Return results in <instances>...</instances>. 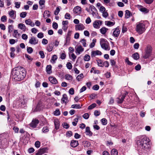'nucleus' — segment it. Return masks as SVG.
Returning a JSON list of instances; mask_svg holds the SVG:
<instances>
[{
  "instance_id": "f257e3e1",
  "label": "nucleus",
  "mask_w": 155,
  "mask_h": 155,
  "mask_svg": "<svg viewBox=\"0 0 155 155\" xmlns=\"http://www.w3.org/2000/svg\"><path fill=\"white\" fill-rule=\"evenodd\" d=\"M150 139L145 135L138 136L136 142L137 147L141 153H147L150 151Z\"/></svg>"
},
{
  "instance_id": "f03ea898",
  "label": "nucleus",
  "mask_w": 155,
  "mask_h": 155,
  "mask_svg": "<svg viewBox=\"0 0 155 155\" xmlns=\"http://www.w3.org/2000/svg\"><path fill=\"white\" fill-rule=\"evenodd\" d=\"M12 73L14 78L15 80L18 81L22 80L26 75L25 69L21 67L14 68L12 71Z\"/></svg>"
},
{
  "instance_id": "7ed1b4c3",
  "label": "nucleus",
  "mask_w": 155,
  "mask_h": 155,
  "mask_svg": "<svg viewBox=\"0 0 155 155\" xmlns=\"http://www.w3.org/2000/svg\"><path fill=\"white\" fill-rule=\"evenodd\" d=\"M147 28L145 23L142 21L137 23L135 30L139 34L141 35L145 31Z\"/></svg>"
},
{
  "instance_id": "20e7f679",
  "label": "nucleus",
  "mask_w": 155,
  "mask_h": 155,
  "mask_svg": "<svg viewBox=\"0 0 155 155\" xmlns=\"http://www.w3.org/2000/svg\"><path fill=\"white\" fill-rule=\"evenodd\" d=\"M100 44L102 48L104 50L109 51L110 49L109 43L105 39H101L100 40Z\"/></svg>"
},
{
  "instance_id": "39448f33",
  "label": "nucleus",
  "mask_w": 155,
  "mask_h": 155,
  "mask_svg": "<svg viewBox=\"0 0 155 155\" xmlns=\"http://www.w3.org/2000/svg\"><path fill=\"white\" fill-rule=\"evenodd\" d=\"M48 149L47 147H44L41 148L37 151L36 153V155H42V154L47 153V151Z\"/></svg>"
},
{
  "instance_id": "423d86ee",
  "label": "nucleus",
  "mask_w": 155,
  "mask_h": 155,
  "mask_svg": "<svg viewBox=\"0 0 155 155\" xmlns=\"http://www.w3.org/2000/svg\"><path fill=\"white\" fill-rule=\"evenodd\" d=\"M75 52L77 55H79L84 51V48L81 45H78L75 48Z\"/></svg>"
},
{
  "instance_id": "0eeeda50",
  "label": "nucleus",
  "mask_w": 155,
  "mask_h": 155,
  "mask_svg": "<svg viewBox=\"0 0 155 155\" xmlns=\"http://www.w3.org/2000/svg\"><path fill=\"white\" fill-rule=\"evenodd\" d=\"M102 21L99 20L95 21L93 23V26L95 28L98 29L100 28V26L102 24Z\"/></svg>"
},
{
  "instance_id": "6e6552de",
  "label": "nucleus",
  "mask_w": 155,
  "mask_h": 155,
  "mask_svg": "<svg viewBox=\"0 0 155 155\" xmlns=\"http://www.w3.org/2000/svg\"><path fill=\"white\" fill-rule=\"evenodd\" d=\"M61 103L62 104H65L69 101L68 97L66 94L63 95L61 99Z\"/></svg>"
},
{
  "instance_id": "1a4fd4ad",
  "label": "nucleus",
  "mask_w": 155,
  "mask_h": 155,
  "mask_svg": "<svg viewBox=\"0 0 155 155\" xmlns=\"http://www.w3.org/2000/svg\"><path fill=\"white\" fill-rule=\"evenodd\" d=\"M39 120L36 119H33L30 124V127L32 128H35L39 123Z\"/></svg>"
},
{
  "instance_id": "9d476101",
  "label": "nucleus",
  "mask_w": 155,
  "mask_h": 155,
  "mask_svg": "<svg viewBox=\"0 0 155 155\" xmlns=\"http://www.w3.org/2000/svg\"><path fill=\"white\" fill-rule=\"evenodd\" d=\"M84 25L81 23H80L75 26V29L76 31H82L85 29Z\"/></svg>"
},
{
  "instance_id": "9b49d317",
  "label": "nucleus",
  "mask_w": 155,
  "mask_h": 155,
  "mask_svg": "<svg viewBox=\"0 0 155 155\" xmlns=\"http://www.w3.org/2000/svg\"><path fill=\"white\" fill-rule=\"evenodd\" d=\"M120 33V30L117 27L113 29L112 35L115 37H118Z\"/></svg>"
},
{
  "instance_id": "f8f14e48",
  "label": "nucleus",
  "mask_w": 155,
  "mask_h": 155,
  "mask_svg": "<svg viewBox=\"0 0 155 155\" xmlns=\"http://www.w3.org/2000/svg\"><path fill=\"white\" fill-rule=\"evenodd\" d=\"M38 43V40L34 37H32L29 39V43L31 45H35Z\"/></svg>"
},
{
  "instance_id": "ddd939ff",
  "label": "nucleus",
  "mask_w": 155,
  "mask_h": 155,
  "mask_svg": "<svg viewBox=\"0 0 155 155\" xmlns=\"http://www.w3.org/2000/svg\"><path fill=\"white\" fill-rule=\"evenodd\" d=\"M102 53L99 50H96L92 51L91 52V57L92 58L94 57L96 55H101Z\"/></svg>"
},
{
  "instance_id": "4468645a",
  "label": "nucleus",
  "mask_w": 155,
  "mask_h": 155,
  "mask_svg": "<svg viewBox=\"0 0 155 155\" xmlns=\"http://www.w3.org/2000/svg\"><path fill=\"white\" fill-rule=\"evenodd\" d=\"M50 82L53 84H56L58 82L56 78L52 76H50L48 78Z\"/></svg>"
},
{
  "instance_id": "2eb2a0df",
  "label": "nucleus",
  "mask_w": 155,
  "mask_h": 155,
  "mask_svg": "<svg viewBox=\"0 0 155 155\" xmlns=\"http://www.w3.org/2000/svg\"><path fill=\"white\" fill-rule=\"evenodd\" d=\"M73 11L75 14H80L81 12V8L79 6H76L74 9Z\"/></svg>"
},
{
  "instance_id": "dca6fc26",
  "label": "nucleus",
  "mask_w": 155,
  "mask_h": 155,
  "mask_svg": "<svg viewBox=\"0 0 155 155\" xmlns=\"http://www.w3.org/2000/svg\"><path fill=\"white\" fill-rule=\"evenodd\" d=\"M125 97V95H122L121 96H120L119 97L117 98V103L118 104H121L122 103Z\"/></svg>"
},
{
  "instance_id": "f3484780",
  "label": "nucleus",
  "mask_w": 155,
  "mask_h": 155,
  "mask_svg": "<svg viewBox=\"0 0 155 155\" xmlns=\"http://www.w3.org/2000/svg\"><path fill=\"white\" fill-rule=\"evenodd\" d=\"M25 22L26 24L29 25L31 27H34L35 26V23L32 22L31 20L28 19L25 21Z\"/></svg>"
},
{
  "instance_id": "a211bd4d",
  "label": "nucleus",
  "mask_w": 155,
  "mask_h": 155,
  "mask_svg": "<svg viewBox=\"0 0 155 155\" xmlns=\"http://www.w3.org/2000/svg\"><path fill=\"white\" fill-rule=\"evenodd\" d=\"M15 11L12 10L11 11L8 12V14L10 17L13 19H15L16 18V15H15Z\"/></svg>"
},
{
  "instance_id": "6ab92c4d",
  "label": "nucleus",
  "mask_w": 155,
  "mask_h": 155,
  "mask_svg": "<svg viewBox=\"0 0 155 155\" xmlns=\"http://www.w3.org/2000/svg\"><path fill=\"white\" fill-rule=\"evenodd\" d=\"M78 145V142L77 140H72L71 142V146L73 147H77Z\"/></svg>"
},
{
  "instance_id": "aec40b11",
  "label": "nucleus",
  "mask_w": 155,
  "mask_h": 155,
  "mask_svg": "<svg viewBox=\"0 0 155 155\" xmlns=\"http://www.w3.org/2000/svg\"><path fill=\"white\" fill-rule=\"evenodd\" d=\"M53 47V45L52 44V42H51L48 45L46 49L48 51L51 52L52 51Z\"/></svg>"
},
{
  "instance_id": "412c9836",
  "label": "nucleus",
  "mask_w": 155,
  "mask_h": 155,
  "mask_svg": "<svg viewBox=\"0 0 155 155\" xmlns=\"http://www.w3.org/2000/svg\"><path fill=\"white\" fill-rule=\"evenodd\" d=\"M18 28L24 31H25L26 28L25 25L22 23L18 24Z\"/></svg>"
},
{
  "instance_id": "4be33fe9",
  "label": "nucleus",
  "mask_w": 155,
  "mask_h": 155,
  "mask_svg": "<svg viewBox=\"0 0 155 155\" xmlns=\"http://www.w3.org/2000/svg\"><path fill=\"white\" fill-rule=\"evenodd\" d=\"M50 12L49 11H45L43 14V17L46 19L50 17Z\"/></svg>"
},
{
  "instance_id": "5701e85b",
  "label": "nucleus",
  "mask_w": 155,
  "mask_h": 155,
  "mask_svg": "<svg viewBox=\"0 0 155 155\" xmlns=\"http://www.w3.org/2000/svg\"><path fill=\"white\" fill-rule=\"evenodd\" d=\"M85 131L86 133V134L90 136H91L93 134L92 133L90 130V127H86Z\"/></svg>"
},
{
  "instance_id": "b1692460",
  "label": "nucleus",
  "mask_w": 155,
  "mask_h": 155,
  "mask_svg": "<svg viewBox=\"0 0 155 155\" xmlns=\"http://www.w3.org/2000/svg\"><path fill=\"white\" fill-rule=\"evenodd\" d=\"M54 124L55 125V128L56 130L59 129L60 126V123L59 121L57 120H55L54 121Z\"/></svg>"
},
{
  "instance_id": "393cba45",
  "label": "nucleus",
  "mask_w": 155,
  "mask_h": 155,
  "mask_svg": "<svg viewBox=\"0 0 155 155\" xmlns=\"http://www.w3.org/2000/svg\"><path fill=\"white\" fill-rule=\"evenodd\" d=\"M13 35L14 37L17 38H18L20 35V34L18 33L17 30H15L14 31V33Z\"/></svg>"
},
{
  "instance_id": "a878e982",
  "label": "nucleus",
  "mask_w": 155,
  "mask_h": 155,
  "mask_svg": "<svg viewBox=\"0 0 155 155\" xmlns=\"http://www.w3.org/2000/svg\"><path fill=\"white\" fill-rule=\"evenodd\" d=\"M46 71L48 74H50L51 72V65H48L46 68Z\"/></svg>"
},
{
  "instance_id": "bb28decb",
  "label": "nucleus",
  "mask_w": 155,
  "mask_h": 155,
  "mask_svg": "<svg viewBox=\"0 0 155 155\" xmlns=\"http://www.w3.org/2000/svg\"><path fill=\"white\" fill-rule=\"evenodd\" d=\"M152 50V47L151 46L148 45L147 46L145 51L151 54Z\"/></svg>"
},
{
  "instance_id": "cd10ccee",
  "label": "nucleus",
  "mask_w": 155,
  "mask_h": 155,
  "mask_svg": "<svg viewBox=\"0 0 155 155\" xmlns=\"http://www.w3.org/2000/svg\"><path fill=\"white\" fill-rule=\"evenodd\" d=\"M108 29L104 27H103L100 29L101 33L102 34H104L106 32Z\"/></svg>"
},
{
  "instance_id": "c85d7f7f",
  "label": "nucleus",
  "mask_w": 155,
  "mask_h": 155,
  "mask_svg": "<svg viewBox=\"0 0 155 155\" xmlns=\"http://www.w3.org/2000/svg\"><path fill=\"white\" fill-rule=\"evenodd\" d=\"M58 58L57 56L56 55H54L53 56L51 60V63L54 64L55 62V61Z\"/></svg>"
},
{
  "instance_id": "c756f323",
  "label": "nucleus",
  "mask_w": 155,
  "mask_h": 155,
  "mask_svg": "<svg viewBox=\"0 0 155 155\" xmlns=\"http://www.w3.org/2000/svg\"><path fill=\"white\" fill-rule=\"evenodd\" d=\"M131 15V13L128 10H126L125 11V18H129L130 16Z\"/></svg>"
},
{
  "instance_id": "7c9ffc66",
  "label": "nucleus",
  "mask_w": 155,
  "mask_h": 155,
  "mask_svg": "<svg viewBox=\"0 0 155 155\" xmlns=\"http://www.w3.org/2000/svg\"><path fill=\"white\" fill-rule=\"evenodd\" d=\"M83 143V144L85 147H88L90 146V142L87 141H84Z\"/></svg>"
},
{
  "instance_id": "2f4dec72",
  "label": "nucleus",
  "mask_w": 155,
  "mask_h": 155,
  "mask_svg": "<svg viewBox=\"0 0 155 155\" xmlns=\"http://www.w3.org/2000/svg\"><path fill=\"white\" fill-rule=\"evenodd\" d=\"M92 15L94 18L97 19H99L101 18V17L98 15L97 13H96V12H92Z\"/></svg>"
},
{
  "instance_id": "473e14b6",
  "label": "nucleus",
  "mask_w": 155,
  "mask_h": 155,
  "mask_svg": "<svg viewBox=\"0 0 155 155\" xmlns=\"http://www.w3.org/2000/svg\"><path fill=\"white\" fill-rule=\"evenodd\" d=\"M96 42V39H94L92 40V42L91 43L90 45V48H92L94 47L95 45V43Z\"/></svg>"
},
{
  "instance_id": "72a5a7b5",
  "label": "nucleus",
  "mask_w": 155,
  "mask_h": 155,
  "mask_svg": "<svg viewBox=\"0 0 155 155\" xmlns=\"http://www.w3.org/2000/svg\"><path fill=\"white\" fill-rule=\"evenodd\" d=\"M133 58L135 60H137L139 58V55L137 53H135L132 55Z\"/></svg>"
},
{
  "instance_id": "f704fd0d",
  "label": "nucleus",
  "mask_w": 155,
  "mask_h": 155,
  "mask_svg": "<svg viewBox=\"0 0 155 155\" xmlns=\"http://www.w3.org/2000/svg\"><path fill=\"white\" fill-rule=\"evenodd\" d=\"M111 155H118L117 150L114 149H112L111 152Z\"/></svg>"
},
{
  "instance_id": "c9c22d12",
  "label": "nucleus",
  "mask_w": 155,
  "mask_h": 155,
  "mask_svg": "<svg viewBox=\"0 0 155 155\" xmlns=\"http://www.w3.org/2000/svg\"><path fill=\"white\" fill-rule=\"evenodd\" d=\"M84 77V75L83 74H81L79 75H78L77 78L76 79L78 81H80Z\"/></svg>"
},
{
  "instance_id": "e433bc0d",
  "label": "nucleus",
  "mask_w": 155,
  "mask_h": 155,
  "mask_svg": "<svg viewBox=\"0 0 155 155\" xmlns=\"http://www.w3.org/2000/svg\"><path fill=\"white\" fill-rule=\"evenodd\" d=\"M97 63L98 66L103 67V62L101 60H97Z\"/></svg>"
},
{
  "instance_id": "4c0bfd02",
  "label": "nucleus",
  "mask_w": 155,
  "mask_h": 155,
  "mask_svg": "<svg viewBox=\"0 0 155 155\" xmlns=\"http://www.w3.org/2000/svg\"><path fill=\"white\" fill-rule=\"evenodd\" d=\"M84 60L86 61H89L90 59V56L89 55L86 54L84 57Z\"/></svg>"
},
{
  "instance_id": "58836bf2",
  "label": "nucleus",
  "mask_w": 155,
  "mask_h": 155,
  "mask_svg": "<svg viewBox=\"0 0 155 155\" xmlns=\"http://www.w3.org/2000/svg\"><path fill=\"white\" fill-rule=\"evenodd\" d=\"M151 55V54L146 52L145 51V54L143 56V58L145 59H147Z\"/></svg>"
},
{
  "instance_id": "ea45409f",
  "label": "nucleus",
  "mask_w": 155,
  "mask_h": 155,
  "mask_svg": "<svg viewBox=\"0 0 155 155\" xmlns=\"http://www.w3.org/2000/svg\"><path fill=\"white\" fill-rule=\"evenodd\" d=\"M65 78L68 80H71L72 79V76L70 74H66L65 76Z\"/></svg>"
},
{
  "instance_id": "a19ab883",
  "label": "nucleus",
  "mask_w": 155,
  "mask_h": 155,
  "mask_svg": "<svg viewBox=\"0 0 155 155\" xmlns=\"http://www.w3.org/2000/svg\"><path fill=\"white\" fill-rule=\"evenodd\" d=\"M97 104L95 103H93L90 105L88 107V109L89 110L92 109L96 107Z\"/></svg>"
},
{
  "instance_id": "79ce46f5",
  "label": "nucleus",
  "mask_w": 155,
  "mask_h": 155,
  "mask_svg": "<svg viewBox=\"0 0 155 155\" xmlns=\"http://www.w3.org/2000/svg\"><path fill=\"white\" fill-rule=\"evenodd\" d=\"M140 10L143 12L147 13L148 12V10L145 8L142 7L140 8Z\"/></svg>"
},
{
  "instance_id": "37998d69",
  "label": "nucleus",
  "mask_w": 155,
  "mask_h": 155,
  "mask_svg": "<svg viewBox=\"0 0 155 155\" xmlns=\"http://www.w3.org/2000/svg\"><path fill=\"white\" fill-rule=\"evenodd\" d=\"M89 8L91 9V11H92V12H95L97 11L96 8L93 5H90L89 7Z\"/></svg>"
},
{
  "instance_id": "c03bdc74",
  "label": "nucleus",
  "mask_w": 155,
  "mask_h": 155,
  "mask_svg": "<svg viewBox=\"0 0 155 155\" xmlns=\"http://www.w3.org/2000/svg\"><path fill=\"white\" fill-rule=\"evenodd\" d=\"M48 131L49 129L48 127H44L42 129V131L44 133L47 132Z\"/></svg>"
},
{
  "instance_id": "a18cd8bd",
  "label": "nucleus",
  "mask_w": 155,
  "mask_h": 155,
  "mask_svg": "<svg viewBox=\"0 0 155 155\" xmlns=\"http://www.w3.org/2000/svg\"><path fill=\"white\" fill-rule=\"evenodd\" d=\"M80 42L82 44L83 46L84 47H86V40L84 39H81Z\"/></svg>"
},
{
  "instance_id": "49530a36",
  "label": "nucleus",
  "mask_w": 155,
  "mask_h": 155,
  "mask_svg": "<svg viewBox=\"0 0 155 155\" xmlns=\"http://www.w3.org/2000/svg\"><path fill=\"white\" fill-rule=\"evenodd\" d=\"M71 107L73 108L79 109L81 108L80 104H73L71 106Z\"/></svg>"
},
{
  "instance_id": "de8ad7c7",
  "label": "nucleus",
  "mask_w": 155,
  "mask_h": 155,
  "mask_svg": "<svg viewBox=\"0 0 155 155\" xmlns=\"http://www.w3.org/2000/svg\"><path fill=\"white\" fill-rule=\"evenodd\" d=\"M27 12H23L21 13L20 14V16L22 18H25L27 15Z\"/></svg>"
},
{
  "instance_id": "09e8293b",
  "label": "nucleus",
  "mask_w": 155,
  "mask_h": 155,
  "mask_svg": "<svg viewBox=\"0 0 155 155\" xmlns=\"http://www.w3.org/2000/svg\"><path fill=\"white\" fill-rule=\"evenodd\" d=\"M27 50L29 54H31L33 51L32 48L30 47H27Z\"/></svg>"
},
{
  "instance_id": "8fccbe9b",
  "label": "nucleus",
  "mask_w": 155,
  "mask_h": 155,
  "mask_svg": "<svg viewBox=\"0 0 155 155\" xmlns=\"http://www.w3.org/2000/svg\"><path fill=\"white\" fill-rule=\"evenodd\" d=\"M67 68L69 69H71L72 68V65L71 63L70 62H68L66 64Z\"/></svg>"
},
{
  "instance_id": "3c124183",
  "label": "nucleus",
  "mask_w": 155,
  "mask_h": 155,
  "mask_svg": "<svg viewBox=\"0 0 155 155\" xmlns=\"http://www.w3.org/2000/svg\"><path fill=\"white\" fill-rule=\"evenodd\" d=\"M13 27L12 25H9L8 27V32L9 33H11L13 30Z\"/></svg>"
},
{
  "instance_id": "603ef678",
  "label": "nucleus",
  "mask_w": 155,
  "mask_h": 155,
  "mask_svg": "<svg viewBox=\"0 0 155 155\" xmlns=\"http://www.w3.org/2000/svg\"><path fill=\"white\" fill-rule=\"evenodd\" d=\"M101 122L102 123V124L103 125H106L107 124V120L105 118H103L101 120Z\"/></svg>"
},
{
  "instance_id": "864d4df0",
  "label": "nucleus",
  "mask_w": 155,
  "mask_h": 155,
  "mask_svg": "<svg viewBox=\"0 0 155 155\" xmlns=\"http://www.w3.org/2000/svg\"><path fill=\"white\" fill-rule=\"evenodd\" d=\"M109 63L107 61H105L103 62V67L104 66L105 67L107 68L109 67Z\"/></svg>"
},
{
  "instance_id": "5fc2aeb1",
  "label": "nucleus",
  "mask_w": 155,
  "mask_h": 155,
  "mask_svg": "<svg viewBox=\"0 0 155 155\" xmlns=\"http://www.w3.org/2000/svg\"><path fill=\"white\" fill-rule=\"evenodd\" d=\"M60 111L59 109H56L54 112V115L56 116L60 115Z\"/></svg>"
},
{
  "instance_id": "6e6d98bb",
  "label": "nucleus",
  "mask_w": 155,
  "mask_h": 155,
  "mask_svg": "<svg viewBox=\"0 0 155 155\" xmlns=\"http://www.w3.org/2000/svg\"><path fill=\"white\" fill-rule=\"evenodd\" d=\"M60 11V8L59 7H57L56 8V10L54 11V14L55 15H57L59 13Z\"/></svg>"
},
{
  "instance_id": "4d7b16f0",
  "label": "nucleus",
  "mask_w": 155,
  "mask_h": 155,
  "mask_svg": "<svg viewBox=\"0 0 155 155\" xmlns=\"http://www.w3.org/2000/svg\"><path fill=\"white\" fill-rule=\"evenodd\" d=\"M39 54L41 56V58H43L45 57V55L44 52L43 51H40L39 52Z\"/></svg>"
},
{
  "instance_id": "13d9d810",
  "label": "nucleus",
  "mask_w": 155,
  "mask_h": 155,
  "mask_svg": "<svg viewBox=\"0 0 155 155\" xmlns=\"http://www.w3.org/2000/svg\"><path fill=\"white\" fill-rule=\"evenodd\" d=\"M89 114L87 113H86L84 114L83 116V117L86 119H88L89 118Z\"/></svg>"
},
{
  "instance_id": "bf43d9fd",
  "label": "nucleus",
  "mask_w": 155,
  "mask_h": 155,
  "mask_svg": "<svg viewBox=\"0 0 155 155\" xmlns=\"http://www.w3.org/2000/svg\"><path fill=\"white\" fill-rule=\"evenodd\" d=\"M144 2L147 4H151L154 0H143Z\"/></svg>"
},
{
  "instance_id": "052dcab7",
  "label": "nucleus",
  "mask_w": 155,
  "mask_h": 155,
  "mask_svg": "<svg viewBox=\"0 0 155 155\" xmlns=\"http://www.w3.org/2000/svg\"><path fill=\"white\" fill-rule=\"evenodd\" d=\"M35 146L37 148H38L40 146V143L39 141H37L35 143Z\"/></svg>"
},
{
  "instance_id": "680f3d73",
  "label": "nucleus",
  "mask_w": 155,
  "mask_h": 155,
  "mask_svg": "<svg viewBox=\"0 0 155 155\" xmlns=\"http://www.w3.org/2000/svg\"><path fill=\"white\" fill-rule=\"evenodd\" d=\"M15 7L17 8H19L20 7L21 3L18 2H15Z\"/></svg>"
},
{
  "instance_id": "e2e57ef3",
  "label": "nucleus",
  "mask_w": 155,
  "mask_h": 155,
  "mask_svg": "<svg viewBox=\"0 0 155 155\" xmlns=\"http://www.w3.org/2000/svg\"><path fill=\"white\" fill-rule=\"evenodd\" d=\"M78 121V118H75L74 119V121L72 122V124L74 126L76 125Z\"/></svg>"
},
{
  "instance_id": "0e129e2a",
  "label": "nucleus",
  "mask_w": 155,
  "mask_h": 155,
  "mask_svg": "<svg viewBox=\"0 0 155 155\" xmlns=\"http://www.w3.org/2000/svg\"><path fill=\"white\" fill-rule=\"evenodd\" d=\"M66 57V55L64 53H62L61 54L60 58L63 60Z\"/></svg>"
},
{
  "instance_id": "69168bd1",
  "label": "nucleus",
  "mask_w": 155,
  "mask_h": 155,
  "mask_svg": "<svg viewBox=\"0 0 155 155\" xmlns=\"http://www.w3.org/2000/svg\"><path fill=\"white\" fill-rule=\"evenodd\" d=\"M102 13V16L104 18H106L108 15V14L107 12L104 11Z\"/></svg>"
},
{
  "instance_id": "338daca9",
  "label": "nucleus",
  "mask_w": 155,
  "mask_h": 155,
  "mask_svg": "<svg viewBox=\"0 0 155 155\" xmlns=\"http://www.w3.org/2000/svg\"><path fill=\"white\" fill-rule=\"evenodd\" d=\"M86 23L87 24H89L91 22V20L89 17H88L86 20Z\"/></svg>"
},
{
  "instance_id": "774afa93",
  "label": "nucleus",
  "mask_w": 155,
  "mask_h": 155,
  "mask_svg": "<svg viewBox=\"0 0 155 155\" xmlns=\"http://www.w3.org/2000/svg\"><path fill=\"white\" fill-rule=\"evenodd\" d=\"M37 37L39 38H42L44 37L43 34L42 32L39 33L37 35Z\"/></svg>"
}]
</instances>
